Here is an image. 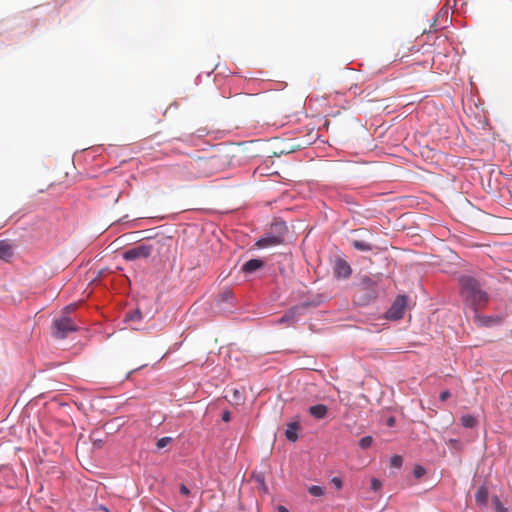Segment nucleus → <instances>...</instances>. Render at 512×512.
Wrapping results in <instances>:
<instances>
[{
  "label": "nucleus",
  "mask_w": 512,
  "mask_h": 512,
  "mask_svg": "<svg viewBox=\"0 0 512 512\" xmlns=\"http://www.w3.org/2000/svg\"><path fill=\"white\" fill-rule=\"evenodd\" d=\"M180 492H181V494H183L185 496L189 495V493H190L189 489L185 485H181Z\"/></svg>",
  "instance_id": "obj_32"
},
{
  "label": "nucleus",
  "mask_w": 512,
  "mask_h": 512,
  "mask_svg": "<svg viewBox=\"0 0 512 512\" xmlns=\"http://www.w3.org/2000/svg\"><path fill=\"white\" fill-rule=\"evenodd\" d=\"M373 443V438L371 436H365L359 440V446L362 449L369 448Z\"/></svg>",
  "instance_id": "obj_18"
},
{
  "label": "nucleus",
  "mask_w": 512,
  "mask_h": 512,
  "mask_svg": "<svg viewBox=\"0 0 512 512\" xmlns=\"http://www.w3.org/2000/svg\"><path fill=\"white\" fill-rule=\"evenodd\" d=\"M285 232L286 228L281 227L279 231L267 233L265 236L257 240L255 246L259 249H263L280 245L285 241Z\"/></svg>",
  "instance_id": "obj_4"
},
{
  "label": "nucleus",
  "mask_w": 512,
  "mask_h": 512,
  "mask_svg": "<svg viewBox=\"0 0 512 512\" xmlns=\"http://www.w3.org/2000/svg\"><path fill=\"white\" fill-rule=\"evenodd\" d=\"M380 280L381 276H364L361 279L360 287L362 291L366 292V294L364 297H359L357 302L365 305L375 299L377 297V287Z\"/></svg>",
  "instance_id": "obj_3"
},
{
  "label": "nucleus",
  "mask_w": 512,
  "mask_h": 512,
  "mask_svg": "<svg viewBox=\"0 0 512 512\" xmlns=\"http://www.w3.org/2000/svg\"><path fill=\"white\" fill-rule=\"evenodd\" d=\"M475 500L481 506L486 505L487 500H488V490L485 486H480L477 489L476 494H475Z\"/></svg>",
  "instance_id": "obj_14"
},
{
  "label": "nucleus",
  "mask_w": 512,
  "mask_h": 512,
  "mask_svg": "<svg viewBox=\"0 0 512 512\" xmlns=\"http://www.w3.org/2000/svg\"><path fill=\"white\" fill-rule=\"evenodd\" d=\"M475 322L478 326H490L492 324L498 323L499 319L496 317H488V316H480L475 315Z\"/></svg>",
  "instance_id": "obj_15"
},
{
  "label": "nucleus",
  "mask_w": 512,
  "mask_h": 512,
  "mask_svg": "<svg viewBox=\"0 0 512 512\" xmlns=\"http://www.w3.org/2000/svg\"><path fill=\"white\" fill-rule=\"evenodd\" d=\"M77 330V324L68 316H61L53 320L52 334L56 339H65L68 337L69 333Z\"/></svg>",
  "instance_id": "obj_2"
},
{
  "label": "nucleus",
  "mask_w": 512,
  "mask_h": 512,
  "mask_svg": "<svg viewBox=\"0 0 512 512\" xmlns=\"http://www.w3.org/2000/svg\"><path fill=\"white\" fill-rule=\"evenodd\" d=\"M13 257V246L8 241H0V260L8 262Z\"/></svg>",
  "instance_id": "obj_9"
},
{
  "label": "nucleus",
  "mask_w": 512,
  "mask_h": 512,
  "mask_svg": "<svg viewBox=\"0 0 512 512\" xmlns=\"http://www.w3.org/2000/svg\"><path fill=\"white\" fill-rule=\"evenodd\" d=\"M222 420H223L224 422H229V421L231 420V413H230L228 410H226V411H224V412H223V414H222Z\"/></svg>",
  "instance_id": "obj_29"
},
{
  "label": "nucleus",
  "mask_w": 512,
  "mask_h": 512,
  "mask_svg": "<svg viewBox=\"0 0 512 512\" xmlns=\"http://www.w3.org/2000/svg\"><path fill=\"white\" fill-rule=\"evenodd\" d=\"M142 318V313L139 309L134 310L133 312L127 313L125 319L127 321H139Z\"/></svg>",
  "instance_id": "obj_17"
},
{
  "label": "nucleus",
  "mask_w": 512,
  "mask_h": 512,
  "mask_svg": "<svg viewBox=\"0 0 512 512\" xmlns=\"http://www.w3.org/2000/svg\"><path fill=\"white\" fill-rule=\"evenodd\" d=\"M72 309H73V307H72V306H67V307L65 308V310H67V311L72 310Z\"/></svg>",
  "instance_id": "obj_35"
},
{
  "label": "nucleus",
  "mask_w": 512,
  "mask_h": 512,
  "mask_svg": "<svg viewBox=\"0 0 512 512\" xmlns=\"http://www.w3.org/2000/svg\"><path fill=\"white\" fill-rule=\"evenodd\" d=\"M461 423L466 428H473L477 424V419L472 415H463L461 417Z\"/></svg>",
  "instance_id": "obj_16"
},
{
  "label": "nucleus",
  "mask_w": 512,
  "mask_h": 512,
  "mask_svg": "<svg viewBox=\"0 0 512 512\" xmlns=\"http://www.w3.org/2000/svg\"><path fill=\"white\" fill-rule=\"evenodd\" d=\"M461 292L463 297L475 309L484 306L488 301V295L481 288L480 283L471 276L460 278Z\"/></svg>",
  "instance_id": "obj_1"
},
{
  "label": "nucleus",
  "mask_w": 512,
  "mask_h": 512,
  "mask_svg": "<svg viewBox=\"0 0 512 512\" xmlns=\"http://www.w3.org/2000/svg\"><path fill=\"white\" fill-rule=\"evenodd\" d=\"M308 491L312 496L315 497H320L324 494V489L317 485L311 486Z\"/></svg>",
  "instance_id": "obj_19"
},
{
  "label": "nucleus",
  "mask_w": 512,
  "mask_h": 512,
  "mask_svg": "<svg viewBox=\"0 0 512 512\" xmlns=\"http://www.w3.org/2000/svg\"><path fill=\"white\" fill-rule=\"evenodd\" d=\"M407 305V297L404 295L398 296L390 309L387 311V318L392 320L401 319L404 315L405 307Z\"/></svg>",
  "instance_id": "obj_6"
},
{
  "label": "nucleus",
  "mask_w": 512,
  "mask_h": 512,
  "mask_svg": "<svg viewBox=\"0 0 512 512\" xmlns=\"http://www.w3.org/2000/svg\"><path fill=\"white\" fill-rule=\"evenodd\" d=\"M278 512H289V510L286 507H284V506H279L278 507Z\"/></svg>",
  "instance_id": "obj_33"
},
{
  "label": "nucleus",
  "mask_w": 512,
  "mask_h": 512,
  "mask_svg": "<svg viewBox=\"0 0 512 512\" xmlns=\"http://www.w3.org/2000/svg\"><path fill=\"white\" fill-rule=\"evenodd\" d=\"M264 266V261L260 259H251L247 261L243 267L242 271L245 273H253L256 270L262 268Z\"/></svg>",
  "instance_id": "obj_10"
},
{
  "label": "nucleus",
  "mask_w": 512,
  "mask_h": 512,
  "mask_svg": "<svg viewBox=\"0 0 512 512\" xmlns=\"http://www.w3.org/2000/svg\"><path fill=\"white\" fill-rule=\"evenodd\" d=\"M299 430V424L297 422L289 423L287 426V429L285 431L286 438L291 441L295 442L298 439V432Z\"/></svg>",
  "instance_id": "obj_13"
},
{
  "label": "nucleus",
  "mask_w": 512,
  "mask_h": 512,
  "mask_svg": "<svg viewBox=\"0 0 512 512\" xmlns=\"http://www.w3.org/2000/svg\"><path fill=\"white\" fill-rule=\"evenodd\" d=\"M221 296L224 301H230L233 298V295L230 291L223 292Z\"/></svg>",
  "instance_id": "obj_26"
},
{
  "label": "nucleus",
  "mask_w": 512,
  "mask_h": 512,
  "mask_svg": "<svg viewBox=\"0 0 512 512\" xmlns=\"http://www.w3.org/2000/svg\"><path fill=\"white\" fill-rule=\"evenodd\" d=\"M493 233L510 234V233H512V230H510V229H494Z\"/></svg>",
  "instance_id": "obj_31"
},
{
  "label": "nucleus",
  "mask_w": 512,
  "mask_h": 512,
  "mask_svg": "<svg viewBox=\"0 0 512 512\" xmlns=\"http://www.w3.org/2000/svg\"><path fill=\"white\" fill-rule=\"evenodd\" d=\"M394 422H395L394 418H393V417H391V418H389V420H388V425H389V426H392V425L394 424Z\"/></svg>",
  "instance_id": "obj_34"
},
{
  "label": "nucleus",
  "mask_w": 512,
  "mask_h": 512,
  "mask_svg": "<svg viewBox=\"0 0 512 512\" xmlns=\"http://www.w3.org/2000/svg\"><path fill=\"white\" fill-rule=\"evenodd\" d=\"M349 241L352 246L359 251L366 252L372 250V244L365 239L351 238Z\"/></svg>",
  "instance_id": "obj_12"
},
{
  "label": "nucleus",
  "mask_w": 512,
  "mask_h": 512,
  "mask_svg": "<svg viewBox=\"0 0 512 512\" xmlns=\"http://www.w3.org/2000/svg\"><path fill=\"white\" fill-rule=\"evenodd\" d=\"M450 396H451V394H450V392H449L448 390L443 391V392L440 394V400H441V401H446Z\"/></svg>",
  "instance_id": "obj_30"
},
{
  "label": "nucleus",
  "mask_w": 512,
  "mask_h": 512,
  "mask_svg": "<svg viewBox=\"0 0 512 512\" xmlns=\"http://www.w3.org/2000/svg\"><path fill=\"white\" fill-rule=\"evenodd\" d=\"M424 474H425V470H424V468H423V467H421V466H417V467H415V469H414V475H415V477L420 478V477H422Z\"/></svg>",
  "instance_id": "obj_24"
},
{
  "label": "nucleus",
  "mask_w": 512,
  "mask_h": 512,
  "mask_svg": "<svg viewBox=\"0 0 512 512\" xmlns=\"http://www.w3.org/2000/svg\"><path fill=\"white\" fill-rule=\"evenodd\" d=\"M353 234L361 233L362 236H366L367 234H371L367 229H356L351 231Z\"/></svg>",
  "instance_id": "obj_28"
},
{
  "label": "nucleus",
  "mask_w": 512,
  "mask_h": 512,
  "mask_svg": "<svg viewBox=\"0 0 512 512\" xmlns=\"http://www.w3.org/2000/svg\"><path fill=\"white\" fill-rule=\"evenodd\" d=\"M172 442L171 437H162L156 442V447L162 449Z\"/></svg>",
  "instance_id": "obj_21"
},
{
  "label": "nucleus",
  "mask_w": 512,
  "mask_h": 512,
  "mask_svg": "<svg viewBox=\"0 0 512 512\" xmlns=\"http://www.w3.org/2000/svg\"><path fill=\"white\" fill-rule=\"evenodd\" d=\"M332 483L335 485V487H336L337 489H341V487H342V481H341V479H340V478H338V477H334V478L332 479Z\"/></svg>",
  "instance_id": "obj_27"
},
{
  "label": "nucleus",
  "mask_w": 512,
  "mask_h": 512,
  "mask_svg": "<svg viewBox=\"0 0 512 512\" xmlns=\"http://www.w3.org/2000/svg\"><path fill=\"white\" fill-rule=\"evenodd\" d=\"M138 234H141V239H150L153 235L150 233V230L139 231Z\"/></svg>",
  "instance_id": "obj_25"
},
{
  "label": "nucleus",
  "mask_w": 512,
  "mask_h": 512,
  "mask_svg": "<svg viewBox=\"0 0 512 512\" xmlns=\"http://www.w3.org/2000/svg\"><path fill=\"white\" fill-rule=\"evenodd\" d=\"M403 464V459L399 455H394L390 460L391 467L400 468Z\"/></svg>",
  "instance_id": "obj_20"
},
{
  "label": "nucleus",
  "mask_w": 512,
  "mask_h": 512,
  "mask_svg": "<svg viewBox=\"0 0 512 512\" xmlns=\"http://www.w3.org/2000/svg\"><path fill=\"white\" fill-rule=\"evenodd\" d=\"M297 314L298 308H292L288 310L281 318H279L277 323L290 326L296 322Z\"/></svg>",
  "instance_id": "obj_8"
},
{
  "label": "nucleus",
  "mask_w": 512,
  "mask_h": 512,
  "mask_svg": "<svg viewBox=\"0 0 512 512\" xmlns=\"http://www.w3.org/2000/svg\"><path fill=\"white\" fill-rule=\"evenodd\" d=\"M309 413L315 419H323L328 413V408L324 404H317L309 408Z\"/></svg>",
  "instance_id": "obj_11"
},
{
  "label": "nucleus",
  "mask_w": 512,
  "mask_h": 512,
  "mask_svg": "<svg viewBox=\"0 0 512 512\" xmlns=\"http://www.w3.org/2000/svg\"><path fill=\"white\" fill-rule=\"evenodd\" d=\"M382 487V483L380 480L376 479V478H372L371 480V489L373 491H378L380 490Z\"/></svg>",
  "instance_id": "obj_23"
},
{
  "label": "nucleus",
  "mask_w": 512,
  "mask_h": 512,
  "mask_svg": "<svg viewBox=\"0 0 512 512\" xmlns=\"http://www.w3.org/2000/svg\"><path fill=\"white\" fill-rule=\"evenodd\" d=\"M153 250L152 244L142 243L133 248L126 250L123 253V258L128 261H133L140 258H146L150 256Z\"/></svg>",
  "instance_id": "obj_5"
},
{
  "label": "nucleus",
  "mask_w": 512,
  "mask_h": 512,
  "mask_svg": "<svg viewBox=\"0 0 512 512\" xmlns=\"http://www.w3.org/2000/svg\"><path fill=\"white\" fill-rule=\"evenodd\" d=\"M351 272L352 269L346 260L341 258L335 260L334 273L337 278L346 279L351 275Z\"/></svg>",
  "instance_id": "obj_7"
},
{
  "label": "nucleus",
  "mask_w": 512,
  "mask_h": 512,
  "mask_svg": "<svg viewBox=\"0 0 512 512\" xmlns=\"http://www.w3.org/2000/svg\"><path fill=\"white\" fill-rule=\"evenodd\" d=\"M493 505L496 512H507V509L503 506L501 501L497 496L493 498Z\"/></svg>",
  "instance_id": "obj_22"
}]
</instances>
